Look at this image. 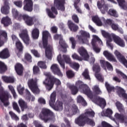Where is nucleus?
Wrapping results in <instances>:
<instances>
[{
  "mask_svg": "<svg viewBox=\"0 0 127 127\" xmlns=\"http://www.w3.org/2000/svg\"><path fill=\"white\" fill-rule=\"evenodd\" d=\"M102 34L104 37H105V38H107V44L108 46L109 47H110L111 50H113L114 49V46L111 42L113 41V39L116 43V44H118L119 46H121V47H125L126 45L125 44V41H124V40L122 39L121 38H120V37L115 35L114 34H110V33L108 32H102ZM113 38V39H112Z\"/></svg>",
  "mask_w": 127,
  "mask_h": 127,
  "instance_id": "f257e3e1",
  "label": "nucleus"
},
{
  "mask_svg": "<svg viewBox=\"0 0 127 127\" xmlns=\"http://www.w3.org/2000/svg\"><path fill=\"white\" fill-rule=\"evenodd\" d=\"M47 76L46 79L43 82V85H45L47 91H51L54 87V84L57 86L61 84V81L58 78L51 75L50 73H47Z\"/></svg>",
  "mask_w": 127,
  "mask_h": 127,
  "instance_id": "f03ea898",
  "label": "nucleus"
},
{
  "mask_svg": "<svg viewBox=\"0 0 127 127\" xmlns=\"http://www.w3.org/2000/svg\"><path fill=\"white\" fill-rule=\"evenodd\" d=\"M50 34L49 32H43L42 41L43 46L45 48L46 56L48 59L51 60L52 59V50L53 48L51 45H48V37Z\"/></svg>",
  "mask_w": 127,
  "mask_h": 127,
  "instance_id": "7ed1b4c3",
  "label": "nucleus"
},
{
  "mask_svg": "<svg viewBox=\"0 0 127 127\" xmlns=\"http://www.w3.org/2000/svg\"><path fill=\"white\" fill-rule=\"evenodd\" d=\"M54 116V113L49 109L44 108L42 109L41 112L39 114V118L44 121V123H48L52 121V119Z\"/></svg>",
  "mask_w": 127,
  "mask_h": 127,
  "instance_id": "20e7f679",
  "label": "nucleus"
},
{
  "mask_svg": "<svg viewBox=\"0 0 127 127\" xmlns=\"http://www.w3.org/2000/svg\"><path fill=\"white\" fill-rule=\"evenodd\" d=\"M56 91H54L50 96V100H49V105L50 107L53 108L55 111H62L63 110V103L58 101L54 105V103L56 101Z\"/></svg>",
  "mask_w": 127,
  "mask_h": 127,
  "instance_id": "39448f33",
  "label": "nucleus"
},
{
  "mask_svg": "<svg viewBox=\"0 0 127 127\" xmlns=\"http://www.w3.org/2000/svg\"><path fill=\"white\" fill-rule=\"evenodd\" d=\"M75 86L77 88L78 87L79 89H82L83 92L85 95H87L89 99H93V92L91 91V89H90V88H89V86H88L87 84H84V82L81 80H78L75 83Z\"/></svg>",
  "mask_w": 127,
  "mask_h": 127,
  "instance_id": "423d86ee",
  "label": "nucleus"
},
{
  "mask_svg": "<svg viewBox=\"0 0 127 127\" xmlns=\"http://www.w3.org/2000/svg\"><path fill=\"white\" fill-rule=\"evenodd\" d=\"M37 78H31L28 80V85L29 88L35 94H39L40 93V90L38 88V85H37Z\"/></svg>",
  "mask_w": 127,
  "mask_h": 127,
  "instance_id": "0eeeda50",
  "label": "nucleus"
},
{
  "mask_svg": "<svg viewBox=\"0 0 127 127\" xmlns=\"http://www.w3.org/2000/svg\"><path fill=\"white\" fill-rule=\"evenodd\" d=\"M94 117H95V112L91 109H86L84 113L80 115L75 120V123L87 120L89 118H94Z\"/></svg>",
  "mask_w": 127,
  "mask_h": 127,
  "instance_id": "6e6552de",
  "label": "nucleus"
},
{
  "mask_svg": "<svg viewBox=\"0 0 127 127\" xmlns=\"http://www.w3.org/2000/svg\"><path fill=\"white\" fill-rule=\"evenodd\" d=\"M10 98V93L7 91H3L0 92V100L3 104L4 107L9 106L8 100Z\"/></svg>",
  "mask_w": 127,
  "mask_h": 127,
  "instance_id": "1a4fd4ad",
  "label": "nucleus"
},
{
  "mask_svg": "<svg viewBox=\"0 0 127 127\" xmlns=\"http://www.w3.org/2000/svg\"><path fill=\"white\" fill-rule=\"evenodd\" d=\"M90 99L92 100L93 103L99 106V107L102 108V109H104V108H105V107H106L107 105V103L106 102V100L99 96H97L94 98V95H93L92 98H90Z\"/></svg>",
  "mask_w": 127,
  "mask_h": 127,
  "instance_id": "9d476101",
  "label": "nucleus"
},
{
  "mask_svg": "<svg viewBox=\"0 0 127 127\" xmlns=\"http://www.w3.org/2000/svg\"><path fill=\"white\" fill-rule=\"evenodd\" d=\"M97 42H99V43H102V40L100 39L99 37L96 35H93V39L91 41L93 49L96 53H100V52H101V49L97 47L96 45Z\"/></svg>",
  "mask_w": 127,
  "mask_h": 127,
  "instance_id": "9b49d317",
  "label": "nucleus"
},
{
  "mask_svg": "<svg viewBox=\"0 0 127 127\" xmlns=\"http://www.w3.org/2000/svg\"><path fill=\"white\" fill-rule=\"evenodd\" d=\"M77 51L81 57L82 60H84V61H88L89 60L90 55H89L88 51H87V50H86L85 48L83 47H81L79 48Z\"/></svg>",
  "mask_w": 127,
  "mask_h": 127,
  "instance_id": "f8f14e48",
  "label": "nucleus"
},
{
  "mask_svg": "<svg viewBox=\"0 0 127 127\" xmlns=\"http://www.w3.org/2000/svg\"><path fill=\"white\" fill-rule=\"evenodd\" d=\"M97 7L100 10L103 14H105L107 11L109 10V7L108 5L105 3L104 0H101V1H97Z\"/></svg>",
  "mask_w": 127,
  "mask_h": 127,
  "instance_id": "ddd939ff",
  "label": "nucleus"
},
{
  "mask_svg": "<svg viewBox=\"0 0 127 127\" xmlns=\"http://www.w3.org/2000/svg\"><path fill=\"white\" fill-rule=\"evenodd\" d=\"M65 0H54V6L58 10L65 11Z\"/></svg>",
  "mask_w": 127,
  "mask_h": 127,
  "instance_id": "4468645a",
  "label": "nucleus"
},
{
  "mask_svg": "<svg viewBox=\"0 0 127 127\" xmlns=\"http://www.w3.org/2000/svg\"><path fill=\"white\" fill-rule=\"evenodd\" d=\"M75 124L79 126V127H84L86 124L90 125L91 127H95V122L89 118H87L86 120H81L80 121H77L76 122H75Z\"/></svg>",
  "mask_w": 127,
  "mask_h": 127,
  "instance_id": "2eb2a0df",
  "label": "nucleus"
},
{
  "mask_svg": "<svg viewBox=\"0 0 127 127\" xmlns=\"http://www.w3.org/2000/svg\"><path fill=\"white\" fill-rule=\"evenodd\" d=\"M23 9L29 12H31L33 10V1L32 0H24Z\"/></svg>",
  "mask_w": 127,
  "mask_h": 127,
  "instance_id": "dca6fc26",
  "label": "nucleus"
},
{
  "mask_svg": "<svg viewBox=\"0 0 127 127\" xmlns=\"http://www.w3.org/2000/svg\"><path fill=\"white\" fill-rule=\"evenodd\" d=\"M77 37L80 42L82 43H88V38H90V34L87 32L81 33V35H77Z\"/></svg>",
  "mask_w": 127,
  "mask_h": 127,
  "instance_id": "f3484780",
  "label": "nucleus"
},
{
  "mask_svg": "<svg viewBox=\"0 0 127 127\" xmlns=\"http://www.w3.org/2000/svg\"><path fill=\"white\" fill-rule=\"evenodd\" d=\"M51 70H52L54 75H57L59 77H62L63 74L61 72V70L59 68V66L57 64H53L51 67Z\"/></svg>",
  "mask_w": 127,
  "mask_h": 127,
  "instance_id": "a211bd4d",
  "label": "nucleus"
},
{
  "mask_svg": "<svg viewBox=\"0 0 127 127\" xmlns=\"http://www.w3.org/2000/svg\"><path fill=\"white\" fill-rule=\"evenodd\" d=\"M114 54L118 60H119L121 63H123V64L127 67V59H126V58H125V56L122 55V54H121L120 52L118 51V50L115 51Z\"/></svg>",
  "mask_w": 127,
  "mask_h": 127,
  "instance_id": "6ab92c4d",
  "label": "nucleus"
},
{
  "mask_svg": "<svg viewBox=\"0 0 127 127\" xmlns=\"http://www.w3.org/2000/svg\"><path fill=\"white\" fill-rule=\"evenodd\" d=\"M47 12L48 16H49L50 18H55L56 16L54 15V14H56V15H57V14H58V11H57V9H56V8H55V7L54 6H52L51 8V10L48 9L47 10Z\"/></svg>",
  "mask_w": 127,
  "mask_h": 127,
  "instance_id": "aec40b11",
  "label": "nucleus"
},
{
  "mask_svg": "<svg viewBox=\"0 0 127 127\" xmlns=\"http://www.w3.org/2000/svg\"><path fill=\"white\" fill-rule=\"evenodd\" d=\"M24 21L27 25L32 26L34 24V17H31L26 14V16H24Z\"/></svg>",
  "mask_w": 127,
  "mask_h": 127,
  "instance_id": "412c9836",
  "label": "nucleus"
},
{
  "mask_svg": "<svg viewBox=\"0 0 127 127\" xmlns=\"http://www.w3.org/2000/svg\"><path fill=\"white\" fill-rule=\"evenodd\" d=\"M100 64L101 67L104 68V69L107 68L109 71H113V65L109 62L101 60H100Z\"/></svg>",
  "mask_w": 127,
  "mask_h": 127,
  "instance_id": "4be33fe9",
  "label": "nucleus"
},
{
  "mask_svg": "<svg viewBox=\"0 0 127 127\" xmlns=\"http://www.w3.org/2000/svg\"><path fill=\"white\" fill-rule=\"evenodd\" d=\"M10 56L9 51L7 48L3 49L0 52V58L1 59H7Z\"/></svg>",
  "mask_w": 127,
  "mask_h": 127,
  "instance_id": "5701e85b",
  "label": "nucleus"
},
{
  "mask_svg": "<svg viewBox=\"0 0 127 127\" xmlns=\"http://www.w3.org/2000/svg\"><path fill=\"white\" fill-rule=\"evenodd\" d=\"M19 35L26 45H29V41H30V39H29V36H28V34H27V33H21Z\"/></svg>",
  "mask_w": 127,
  "mask_h": 127,
  "instance_id": "b1692460",
  "label": "nucleus"
},
{
  "mask_svg": "<svg viewBox=\"0 0 127 127\" xmlns=\"http://www.w3.org/2000/svg\"><path fill=\"white\" fill-rule=\"evenodd\" d=\"M116 89L117 91V93L120 97L122 96V98L127 100V94L126 93V91L123 88L120 86H116Z\"/></svg>",
  "mask_w": 127,
  "mask_h": 127,
  "instance_id": "393cba45",
  "label": "nucleus"
},
{
  "mask_svg": "<svg viewBox=\"0 0 127 127\" xmlns=\"http://www.w3.org/2000/svg\"><path fill=\"white\" fill-rule=\"evenodd\" d=\"M25 99L27 102H30L31 101V102H34V101H35V97L31 95V93L28 89L25 90Z\"/></svg>",
  "mask_w": 127,
  "mask_h": 127,
  "instance_id": "a878e982",
  "label": "nucleus"
},
{
  "mask_svg": "<svg viewBox=\"0 0 127 127\" xmlns=\"http://www.w3.org/2000/svg\"><path fill=\"white\" fill-rule=\"evenodd\" d=\"M1 23L3 24L4 26H8L11 24V19H10L8 16L3 17L1 20Z\"/></svg>",
  "mask_w": 127,
  "mask_h": 127,
  "instance_id": "bb28decb",
  "label": "nucleus"
},
{
  "mask_svg": "<svg viewBox=\"0 0 127 127\" xmlns=\"http://www.w3.org/2000/svg\"><path fill=\"white\" fill-rule=\"evenodd\" d=\"M15 70L19 76H21L23 73V67L22 64L17 63L15 65Z\"/></svg>",
  "mask_w": 127,
  "mask_h": 127,
  "instance_id": "cd10ccee",
  "label": "nucleus"
},
{
  "mask_svg": "<svg viewBox=\"0 0 127 127\" xmlns=\"http://www.w3.org/2000/svg\"><path fill=\"white\" fill-rule=\"evenodd\" d=\"M1 37H4L5 42L7 41V33L6 32L0 33V47H2L4 45V41L1 40Z\"/></svg>",
  "mask_w": 127,
  "mask_h": 127,
  "instance_id": "c85d7f7f",
  "label": "nucleus"
},
{
  "mask_svg": "<svg viewBox=\"0 0 127 127\" xmlns=\"http://www.w3.org/2000/svg\"><path fill=\"white\" fill-rule=\"evenodd\" d=\"M103 55H104L109 61H113V62H116L117 60L114 55L110 53L107 51H104L103 52Z\"/></svg>",
  "mask_w": 127,
  "mask_h": 127,
  "instance_id": "c756f323",
  "label": "nucleus"
},
{
  "mask_svg": "<svg viewBox=\"0 0 127 127\" xmlns=\"http://www.w3.org/2000/svg\"><path fill=\"white\" fill-rule=\"evenodd\" d=\"M18 104L21 108L22 112H23L24 110L28 109V106L27 103L24 101L22 99H20L18 101Z\"/></svg>",
  "mask_w": 127,
  "mask_h": 127,
  "instance_id": "7c9ffc66",
  "label": "nucleus"
},
{
  "mask_svg": "<svg viewBox=\"0 0 127 127\" xmlns=\"http://www.w3.org/2000/svg\"><path fill=\"white\" fill-rule=\"evenodd\" d=\"M68 25L70 30L73 31L74 32H76V31L79 29V27H78L77 25L74 24L71 21H68Z\"/></svg>",
  "mask_w": 127,
  "mask_h": 127,
  "instance_id": "2f4dec72",
  "label": "nucleus"
},
{
  "mask_svg": "<svg viewBox=\"0 0 127 127\" xmlns=\"http://www.w3.org/2000/svg\"><path fill=\"white\" fill-rule=\"evenodd\" d=\"M102 116L103 117H108V118H112V116L113 115V110L110 108H108L106 109V110L102 111L101 113Z\"/></svg>",
  "mask_w": 127,
  "mask_h": 127,
  "instance_id": "473e14b6",
  "label": "nucleus"
},
{
  "mask_svg": "<svg viewBox=\"0 0 127 127\" xmlns=\"http://www.w3.org/2000/svg\"><path fill=\"white\" fill-rule=\"evenodd\" d=\"M2 79L5 83H14V77L13 76H2Z\"/></svg>",
  "mask_w": 127,
  "mask_h": 127,
  "instance_id": "72a5a7b5",
  "label": "nucleus"
},
{
  "mask_svg": "<svg viewBox=\"0 0 127 127\" xmlns=\"http://www.w3.org/2000/svg\"><path fill=\"white\" fill-rule=\"evenodd\" d=\"M92 21L94 22V23H96L98 26H102L103 25V23H102V21L98 17V16H94L92 17Z\"/></svg>",
  "mask_w": 127,
  "mask_h": 127,
  "instance_id": "f704fd0d",
  "label": "nucleus"
},
{
  "mask_svg": "<svg viewBox=\"0 0 127 127\" xmlns=\"http://www.w3.org/2000/svg\"><path fill=\"white\" fill-rule=\"evenodd\" d=\"M69 88L70 90L71 94L72 95H77V94L78 93V92H79V89L75 85H70Z\"/></svg>",
  "mask_w": 127,
  "mask_h": 127,
  "instance_id": "c9c22d12",
  "label": "nucleus"
},
{
  "mask_svg": "<svg viewBox=\"0 0 127 127\" xmlns=\"http://www.w3.org/2000/svg\"><path fill=\"white\" fill-rule=\"evenodd\" d=\"M7 70V66L4 63L0 61V74H3Z\"/></svg>",
  "mask_w": 127,
  "mask_h": 127,
  "instance_id": "e433bc0d",
  "label": "nucleus"
},
{
  "mask_svg": "<svg viewBox=\"0 0 127 127\" xmlns=\"http://www.w3.org/2000/svg\"><path fill=\"white\" fill-rule=\"evenodd\" d=\"M57 60L61 65L62 68L63 69H65V62H64V60L62 59L61 54H60L57 57Z\"/></svg>",
  "mask_w": 127,
  "mask_h": 127,
  "instance_id": "4c0bfd02",
  "label": "nucleus"
},
{
  "mask_svg": "<svg viewBox=\"0 0 127 127\" xmlns=\"http://www.w3.org/2000/svg\"><path fill=\"white\" fill-rule=\"evenodd\" d=\"M126 117L127 116H125V115H124L123 114H120L119 113H116L115 115V117L116 120H118V121H121V122H122V123H123L124 121H125Z\"/></svg>",
  "mask_w": 127,
  "mask_h": 127,
  "instance_id": "58836bf2",
  "label": "nucleus"
},
{
  "mask_svg": "<svg viewBox=\"0 0 127 127\" xmlns=\"http://www.w3.org/2000/svg\"><path fill=\"white\" fill-rule=\"evenodd\" d=\"M38 66L41 68V69H44L46 70L47 69V65H46V62L39 61L37 64Z\"/></svg>",
  "mask_w": 127,
  "mask_h": 127,
  "instance_id": "ea45409f",
  "label": "nucleus"
},
{
  "mask_svg": "<svg viewBox=\"0 0 127 127\" xmlns=\"http://www.w3.org/2000/svg\"><path fill=\"white\" fill-rule=\"evenodd\" d=\"M111 28L113 29V30H114L115 31H120V32H123V29L120 28V26L118 24H116L114 22L113 23V24L111 25Z\"/></svg>",
  "mask_w": 127,
  "mask_h": 127,
  "instance_id": "a19ab883",
  "label": "nucleus"
},
{
  "mask_svg": "<svg viewBox=\"0 0 127 127\" xmlns=\"http://www.w3.org/2000/svg\"><path fill=\"white\" fill-rule=\"evenodd\" d=\"M108 14L114 17H119V14L117 12V11L114 9H110L108 12Z\"/></svg>",
  "mask_w": 127,
  "mask_h": 127,
  "instance_id": "79ce46f5",
  "label": "nucleus"
},
{
  "mask_svg": "<svg viewBox=\"0 0 127 127\" xmlns=\"http://www.w3.org/2000/svg\"><path fill=\"white\" fill-rule=\"evenodd\" d=\"M1 12L3 14H8L9 13V6H3L1 8Z\"/></svg>",
  "mask_w": 127,
  "mask_h": 127,
  "instance_id": "37998d69",
  "label": "nucleus"
},
{
  "mask_svg": "<svg viewBox=\"0 0 127 127\" xmlns=\"http://www.w3.org/2000/svg\"><path fill=\"white\" fill-rule=\"evenodd\" d=\"M105 87L108 93H111L112 91H115V87L111 85L108 82H105Z\"/></svg>",
  "mask_w": 127,
  "mask_h": 127,
  "instance_id": "c03bdc74",
  "label": "nucleus"
},
{
  "mask_svg": "<svg viewBox=\"0 0 127 127\" xmlns=\"http://www.w3.org/2000/svg\"><path fill=\"white\" fill-rule=\"evenodd\" d=\"M79 2H80V0H75L74 6L78 13L82 14V10H81V9L79 7V6H78V3H79Z\"/></svg>",
  "mask_w": 127,
  "mask_h": 127,
  "instance_id": "a18cd8bd",
  "label": "nucleus"
},
{
  "mask_svg": "<svg viewBox=\"0 0 127 127\" xmlns=\"http://www.w3.org/2000/svg\"><path fill=\"white\" fill-rule=\"evenodd\" d=\"M93 70L95 72V74L99 73L101 71V67L99 64H95L93 65L92 67Z\"/></svg>",
  "mask_w": 127,
  "mask_h": 127,
  "instance_id": "49530a36",
  "label": "nucleus"
},
{
  "mask_svg": "<svg viewBox=\"0 0 127 127\" xmlns=\"http://www.w3.org/2000/svg\"><path fill=\"white\" fill-rule=\"evenodd\" d=\"M71 110L73 115H76V114H79V113H80V110L78 108V107L75 104L72 105Z\"/></svg>",
  "mask_w": 127,
  "mask_h": 127,
  "instance_id": "de8ad7c7",
  "label": "nucleus"
},
{
  "mask_svg": "<svg viewBox=\"0 0 127 127\" xmlns=\"http://www.w3.org/2000/svg\"><path fill=\"white\" fill-rule=\"evenodd\" d=\"M54 38L56 40H59V44L60 45L62 44V43H64L65 41L63 40V37H62V35H58V34H56L54 36Z\"/></svg>",
  "mask_w": 127,
  "mask_h": 127,
  "instance_id": "09e8293b",
  "label": "nucleus"
},
{
  "mask_svg": "<svg viewBox=\"0 0 127 127\" xmlns=\"http://www.w3.org/2000/svg\"><path fill=\"white\" fill-rule=\"evenodd\" d=\"M33 72L34 75H39L40 74V69L37 65H34L33 67Z\"/></svg>",
  "mask_w": 127,
  "mask_h": 127,
  "instance_id": "8fccbe9b",
  "label": "nucleus"
},
{
  "mask_svg": "<svg viewBox=\"0 0 127 127\" xmlns=\"http://www.w3.org/2000/svg\"><path fill=\"white\" fill-rule=\"evenodd\" d=\"M77 103H81L82 106H87V102L85 101V99L81 96L77 97Z\"/></svg>",
  "mask_w": 127,
  "mask_h": 127,
  "instance_id": "3c124183",
  "label": "nucleus"
},
{
  "mask_svg": "<svg viewBox=\"0 0 127 127\" xmlns=\"http://www.w3.org/2000/svg\"><path fill=\"white\" fill-rule=\"evenodd\" d=\"M63 57L64 62H65L66 64H71V59L70 58V56H69V55H64Z\"/></svg>",
  "mask_w": 127,
  "mask_h": 127,
  "instance_id": "603ef678",
  "label": "nucleus"
},
{
  "mask_svg": "<svg viewBox=\"0 0 127 127\" xmlns=\"http://www.w3.org/2000/svg\"><path fill=\"white\" fill-rule=\"evenodd\" d=\"M16 46L19 51V52H21L23 50V46L20 41H18L16 42Z\"/></svg>",
  "mask_w": 127,
  "mask_h": 127,
  "instance_id": "864d4df0",
  "label": "nucleus"
},
{
  "mask_svg": "<svg viewBox=\"0 0 127 127\" xmlns=\"http://www.w3.org/2000/svg\"><path fill=\"white\" fill-rule=\"evenodd\" d=\"M24 59L25 60H26L27 62H29L30 63H31V62H32V57H31V55L29 53H27L25 54Z\"/></svg>",
  "mask_w": 127,
  "mask_h": 127,
  "instance_id": "5fc2aeb1",
  "label": "nucleus"
},
{
  "mask_svg": "<svg viewBox=\"0 0 127 127\" xmlns=\"http://www.w3.org/2000/svg\"><path fill=\"white\" fill-rule=\"evenodd\" d=\"M69 41L71 43V48L72 49H75L76 48V45L77 44V42L74 37L69 38Z\"/></svg>",
  "mask_w": 127,
  "mask_h": 127,
  "instance_id": "6e6d98bb",
  "label": "nucleus"
},
{
  "mask_svg": "<svg viewBox=\"0 0 127 127\" xmlns=\"http://www.w3.org/2000/svg\"><path fill=\"white\" fill-rule=\"evenodd\" d=\"M93 91L96 95H100V94H102V91H101V89H100V88L98 85L94 86L93 88Z\"/></svg>",
  "mask_w": 127,
  "mask_h": 127,
  "instance_id": "4d7b16f0",
  "label": "nucleus"
},
{
  "mask_svg": "<svg viewBox=\"0 0 127 127\" xmlns=\"http://www.w3.org/2000/svg\"><path fill=\"white\" fill-rule=\"evenodd\" d=\"M66 76L69 79L73 78V77H75V72L71 70H67L66 71Z\"/></svg>",
  "mask_w": 127,
  "mask_h": 127,
  "instance_id": "13d9d810",
  "label": "nucleus"
},
{
  "mask_svg": "<svg viewBox=\"0 0 127 127\" xmlns=\"http://www.w3.org/2000/svg\"><path fill=\"white\" fill-rule=\"evenodd\" d=\"M119 6L122 8H125L126 7V0H117Z\"/></svg>",
  "mask_w": 127,
  "mask_h": 127,
  "instance_id": "bf43d9fd",
  "label": "nucleus"
},
{
  "mask_svg": "<svg viewBox=\"0 0 127 127\" xmlns=\"http://www.w3.org/2000/svg\"><path fill=\"white\" fill-rule=\"evenodd\" d=\"M13 109L14 111H16L19 114H20V109H19V107H18V105L16 102L13 103Z\"/></svg>",
  "mask_w": 127,
  "mask_h": 127,
  "instance_id": "052dcab7",
  "label": "nucleus"
},
{
  "mask_svg": "<svg viewBox=\"0 0 127 127\" xmlns=\"http://www.w3.org/2000/svg\"><path fill=\"white\" fill-rule=\"evenodd\" d=\"M82 75L84 77L85 79L90 80V75H89V71L88 69H85L84 71L82 73Z\"/></svg>",
  "mask_w": 127,
  "mask_h": 127,
  "instance_id": "680f3d73",
  "label": "nucleus"
},
{
  "mask_svg": "<svg viewBox=\"0 0 127 127\" xmlns=\"http://www.w3.org/2000/svg\"><path fill=\"white\" fill-rule=\"evenodd\" d=\"M95 76L98 81L101 82L102 83L104 82V78H103L101 74L97 73L95 74Z\"/></svg>",
  "mask_w": 127,
  "mask_h": 127,
  "instance_id": "e2e57ef3",
  "label": "nucleus"
},
{
  "mask_svg": "<svg viewBox=\"0 0 127 127\" xmlns=\"http://www.w3.org/2000/svg\"><path fill=\"white\" fill-rule=\"evenodd\" d=\"M116 73H117V74H120L121 76L123 78V79H124V80L127 81V75L125 74V73H124L123 72L121 71V70L118 69H116Z\"/></svg>",
  "mask_w": 127,
  "mask_h": 127,
  "instance_id": "0e129e2a",
  "label": "nucleus"
},
{
  "mask_svg": "<svg viewBox=\"0 0 127 127\" xmlns=\"http://www.w3.org/2000/svg\"><path fill=\"white\" fill-rule=\"evenodd\" d=\"M9 114L11 116V119H12V120H15V121L19 120V118H18V117H17L13 112L10 111L9 112Z\"/></svg>",
  "mask_w": 127,
  "mask_h": 127,
  "instance_id": "69168bd1",
  "label": "nucleus"
},
{
  "mask_svg": "<svg viewBox=\"0 0 127 127\" xmlns=\"http://www.w3.org/2000/svg\"><path fill=\"white\" fill-rule=\"evenodd\" d=\"M115 22L113 20L111 19H107L104 21V24L105 25H109L112 26V25Z\"/></svg>",
  "mask_w": 127,
  "mask_h": 127,
  "instance_id": "338daca9",
  "label": "nucleus"
},
{
  "mask_svg": "<svg viewBox=\"0 0 127 127\" xmlns=\"http://www.w3.org/2000/svg\"><path fill=\"white\" fill-rule=\"evenodd\" d=\"M17 90L19 94H20V95H23V91H24V87H22L21 84H19L17 87Z\"/></svg>",
  "mask_w": 127,
  "mask_h": 127,
  "instance_id": "774afa93",
  "label": "nucleus"
}]
</instances>
